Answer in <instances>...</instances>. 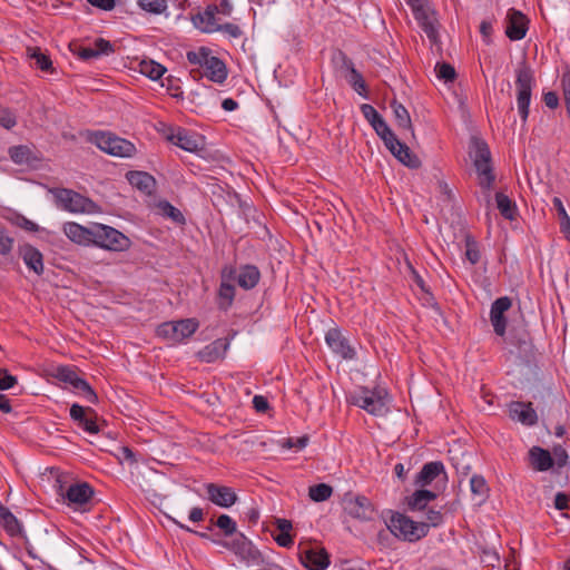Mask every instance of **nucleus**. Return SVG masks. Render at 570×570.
I'll return each mask as SVG.
<instances>
[{
  "label": "nucleus",
  "instance_id": "nucleus-48",
  "mask_svg": "<svg viewBox=\"0 0 570 570\" xmlns=\"http://www.w3.org/2000/svg\"><path fill=\"white\" fill-rule=\"evenodd\" d=\"M464 244H465V258L472 265H476L481 258L479 242L475 239V237L472 234L466 233L464 235Z\"/></svg>",
  "mask_w": 570,
  "mask_h": 570
},
{
  "label": "nucleus",
  "instance_id": "nucleus-41",
  "mask_svg": "<svg viewBox=\"0 0 570 570\" xmlns=\"http://www.w3.org/2000/svg\"><path fill=\"white\" fill-rule=\"evenodd\" d=\"M402 165L410 169H417L421 167V160L417 155L411 150V148L403 142L399 145L397 149L393 155Z\"/></svg>",
  "mask_w": 570,
  "mask_h": 570
},
{
  "label": "nucleus",
  "instance_id": "nucleus-43",
  "mask_svg": "<svg viewBox=\"0 0 570 570\" xmlns=\"http://www.w3.org/2000/svg\"><path fill=\"white\" fill-rule=\"evenodd\" d=\"M232 188L226 184V188L220 185H214L212 189V203L213 206L218 209V212L227 210L229 207H234V200H229L226 193Z\"/></svg>",
  "mask_w": 570,
  "mask_h": 570
},
{
  "label": "nucleus",
  "instance_id": "nucleus-56",
  "mask_svg": "<svg viewBox=\"0 0 570 570\" xmlns=\"http://www.w3.org/2000/svg\"><path fill=\"white\" fill-rule=\"evenodd\" d=\"M227 197H229V200H234V203L236 202L239 209L242 210L243 215L245 216L246 219H248V217L252 215V214H255L256 213V208L250 205L249 203H247L246 200L242 199L240 195L235 191L233 188H229L226 193Z\"/></svg>",
  "mask_w": 570,
  "mask_h": 570
},
{
  "label": "nucleus",
  "instance_id": "nucleus-3",
  "mask_svg": "<svg viewBox=\"0 0 570 570\" xmlns=\"http://www.w3.org/2000/svg\"><path fill=\"white\" fill-rule=\"evenodd\" d=\"M386 513L390 514V518L385 519V524L390 532L400 540L416 542L425 538L430 531V524L414 521L404 513L393 510H387Z\"/></svg>",
  "mask_w": 570,
  "mask_h": 570
},
{
  "label": "nucleus",
  "instance_id": "nucleus-18",
  "mask_svg": "<svg viewBox=\"0 0 570 570\" xmlns=\"http://www.w3.org/2000/svg\"><path fill=\"white\" fill-rule=\"evenodd\" d=\"M0 527L8 535L23 540L24 549L30 558L39 559L37 553H32V544L29 542L22 522L7 507L0 510Z\"/></svg>",
  "mask_w": 570,
  "mask_h": 570
},
{
  "label": "nucleus",
  "instance_id": "nucleus-6",
  "mask_svg": "<svg viewBox=\"0 0 570 570\" xmlns=\"http://www.w3.org/2000/svg\"><path fill=\"white\" fill-rule=\"evenodd\" d=\"M387 392L384 389L361 387V393H354L347 396V402L352 405L365 410L374 416H383L389 413Z\"/></svg>",
  "mask_w": 570,
  "mask_h": 570
},
{
  "label": "nucleus",
  "instance_id": "nucleus-9",
  "mask_svg": "<svg viewBox=\"0 0 570 570\" xmlns=\"http://www.w3.org/2000/svg\"><path fill=\"white\" fill-rule=\"evenodd\" d=\"M166 139L175 146L189 151L199 153L204 150L205 137L183 127H175L161 122Z\"/></svg>",
  "mask_w": 570,
  "mask_h": 570
},
{
  "label": "nucleus",
  "instance_id": "nucleus-60",
  "mask_svg": "<svg viewBox=\"0 0 570 570\" xmlns=\"http://www.w3.org/2000/svg\"><path fill=\"white\" fill-rule=\"evenodd\" d=\"M0 125L6 129L17 125L16 114L10 108L0 106Z\"/></svg>",
  "mask_w": 570,
  "mask_h": 570
},
{
  "label": "nucleus",
  "instance_id": "nucleus-1",
  "mask_svg": "<svg viewBox=\"0 0 570 570\" xmlns=\"http://www.w3.org/2000/svg\"><path fill=\"white\" fill-rule=\"evenodd\" d=\"M28 539L32 544V553L38 550L58 564L66 562L76 552V548L57 528L49 530L42 524L33 525L29 529Z\"/></svg>",
  "mask_w": 570,
  "mask_h": 570
},
{
  "label": "nucleus",
  "instance_id": "nucleus-29",
  "mask_svg": "<svg viewBox=\"0 0 570 570\" xmlns=\"http://www.w3.org/2000/svg\"><path fill=\"white\" fill-rule=\"evenodd\" d=\"M509 415L525 426H533L538 423V413L531 402L511 401L509 403Z\"/></svg>",
  "mask_w": 570,
  "mask_h": 570
},
{
  "label": "nucleus",
  "instance_id": "nucleus-40",
  "mask_svg": "<svg viewBox=\"0 0 570 570\" xmlns=\"http://www.w3.org/2000/svg\"><path fill=\"white\" fill-rule=\"evenodd\" d=\"M495 202L497 208L500 212V215L510 222L515 220L519 212L514 200H512L509 196L503 194L502 191L495 193Z\"/></svg>",
  "mask_w": 570,
  "mask_h": 570
},
{
  "label": "nucleus",
  "instance_id": "nucleus-49",
  "mask_svg": "<svg viewBox=\"0 0 570 570\" xmlns=\"http://www.w3.org/2000/svg\"><path fill=\"white\" fill-rule=\"evenodd\" d=\"M333 494V488L327 483H317L308 488V497L314 502H324Z\"/></svg>",
  "mask_w": 570,
  "mask_h": 570
},
{
  "label": "nucleus",
  "instance_id": "nucleus-5",
  "mask_svg": "<svg viewBox=\"0 0 570 570\" xmlns=\"http://www.w3.org/2000/svg\"><path fill=\"white\" fill-rule=\"evenodd\" d=\"M501 338L515 348L517 357L522 364L530 365L534 362L535 353L532 336L523 318L521 323L512 324L509 330H507L505 336Z\"/></svg>",
  "mask_w": 570,
  "mask_h": 570
},
{
  "label": "nucleus",
  "instance_id": "nucleus-55",
  "mask_svg": "<svg viewBox=\"0 0 570 570\" xmlns=\"http://www.w3.org/2000/svg\"><path fill=\"white\" fill-rule=\"evenodd\" d=\"M218 13V7L217 4H208L205 8V11L203 14L205 16L206 23L204 24V28L202 29L203 33H213L215 32V27L218 26L216 21V14Z\"/></svg>",
  "mask_w": 570,
  "mask_h": 570
},
{
  "label": "nucleus",
  "instance_id": "nucleus-30",
  "mask_svg": "<svg viewBox=\"0 0 570 570\" xmlns=\"http://www.w3.org/2000/svg\"><path fill=\"white\" fill-rule=\"evenodd\" d=\"M530 466L537 472H547L554 466L552 453L544 448L533 445L528 452Z\"/></svg>",
  "mask_w": 570,
  "mask_h": 570
},
{
  "label": "nucleus",
  "instance_id": "nucleus-8",
  "mask_svg": "<svg viewBox=\"0 0 570 570\" xmlns=\"http://www.w3.org/2000/svg\"><path fill=\"white\" fill-rule=\"evenodd\" d=\"M131 246V240L120 230L95 223V247L109 252H125Z\"/></svg>",
  "mask_w": 570,
  "mask_h": 570
},
{
  "label": "nucleus",
  "instance_id": "nucleus-63",
  "mask_svg": "<svg viewBox=\"0 0 570 570\" xmlns=\"http://www.w3.org/2000/svg\"><path fill=\"white\" fill-rule=\"evenodd\" d=\"M552 456L554 458V464H557L558 468H563L569 463L568 452L561 444H556L552 448Z\"/></svg>",
  "mask_w": 570,
  "mask_h": 570
},
{
  "label": "nucleus",
  "instance_id": "nucleus-24",
  "mask_svg": "<svg viewBox=\"0 0 570 570\" xmlns=\"http://www.w3.org/2000/svg\"><path fill=\"white\" fill-rule=\"evenodd\" d=\"M325 342L332 352L343 360H353L356 357L355 348L351 346L348 340L338 327H332L326 332Z\"/></svg>",
  "mask_w": 570,
  "mask_h": 570
},
{
  "label": "nucleus",
  "instance_id": "nucleus-61",
  "mask_svg": "<svg viewBox=\"0 0 570 570\" xmlns=\"http://www.w3.org/2000/svg\"><path fill=\"white\" fill-rule=\"evenodd\" d=\"M17 384V376L12 375L6 367H0V390L8 391Z\"/></svg>",
  "mask_w": 570,
  "mask_h": 570
},
{
  "label": "nucleus",
  "instance_id": "nucleus-32",
  "mask_svg": "<svg viewBox=\"0 0 570 570\" xmlns=\"http://www.w3.org/2000/svg\"><path fill=\"white\" fill-rule=\"evenodd\" d=\"M126 178L132 187L148 196L155 191L156 179L147 171L129 170Z\"/></svg>",
  "mask_w": 570,
  "mask_h": 570
},
{
  "label": "nucleus",
  "instance_id": "nucleus-4",
  "mask_svg": "<svg viewBox=\"0 0 570 570\" xmlns=\"http://www.w3.org/2000/svg\"><path fill=\"white\" fill-rule=\"evenodd\" d=\"M534 85V71L528 63L527 59L523 58L515 69L517 105L523 124H525L529 118L532 89Z\"/></svg>",
  "mask_w": 570,
  "mask_h": 570
},
{
  "label": "nucleus",
  "instance_id": "nucleus-21",
  "mask_svg": "<svg viewBox=\"0 0 570 570\" xmlns=\"http://www.w3.org/2000/svg\"><path fill=\"white\" fill-rule=\"evenodd\" d=\"M340 61L341 69H345V79L347 80L348 85L363 98L368 99L370 92L367 85L364 80L363 75L355 68L354 62L351 58L347 57V55L338 50L337 57L334 58Z\"/></svg>",
  "mask_w": 570,
  "mask_h": 570
},
{
  "label": "nucleus",
  "instance_id": "nucleus-52",
  "mask_svg": "<svg viewBox=\"0 0 570 570\" xmlns=\"http://www.w3.org/2000/svg\"><path fill=\"white\" fill-rule=\"evenodd\" d=\"M434 70L436 77L445 83L453 82L458 78L455 68L446 61L436 62Z\"/></svg>",
  "mask_w": 570,
  "mask_h": 570
},
{
  "label": "nucleus",
  "instance_id": "nucleus-64",
  "mask_svg": "<svg viewBox=\"0 0 570 570\" xmlns=\"http://www.w3.org/2000/svg\"><path fill=\"white\" fill-rule=\"evenodd\" d=\"M14 239L7 235V230L0 225V254L8 255L13 247Z\"/></svg>",
  "mask_w": 570,
  "mask_h": 570
},
{
  "label": "nucleus",
  "instance_id": "nucleus-42",
  "mask_svg": "<svg viewBox=\"0 0 570 570\" xmlns=\"http://www.w3.org/2000/svg\"><path fill=\"white\" fill-rule=\"evenodd\" d=\"M393 109L395 122L400 129L411 130L412 136L414 137V129L412 126L411 116L407 109L399 102L396 99H393L390 104Z\"/></svg>",
  "mask_w": 570,
  "mask_h": 570
},
{
  "label": "nucleus",
  "instance_id": "nucleus-14",
  "mask_svg": "<svg viewBox=\"0 0 570 570\" xmlns=\"http://www.w3.org/2000/svg\"><path fill=\"white\" fill-rule=\"evenodd\" d=\"M70 419L83 431L90 434H97L101 431L102 426L108 423L105 419L100 417L96 410L90 406H83L73 403L69 409Z\"/></svg>",
  "mask_w": 570,
  "mask_h": 570
},
{
  "label": "nucleus",
  "instance_id": "nucleus-10",
  "mask_svg": "<svg viewBox=\"0 0 570 570\" xmlns=\"http://www.w3.org/2000/svg\"><path fill=\"white\" fill-rule=\"evenodd\" d=\"M199 327L196 318H184L179 321L164 322L156 328L158 337L173 343H180L190 337Z\"/></svg>",
  "mask_w": 570,
  "mask_h": 570
},
{
  "label": "nucleus",
  "instance_id": "nucleus-51",
  "mask_svg": "<svg viewBox=\"0 0 570 570\" xmlns=\"http://www.w3.org/2000/svg\"><path fill=\"white\" fill-rule=\"evenodd\" d=\"M470 489L472 494L481 498V502L485 501L489 497V487L485 479L480 474H474L470 479Z\"/></svg>",
  "mask_w": 570,
  "mask_h": 570
},
{
  "label": "nucleus",
  "instance_id": "nucleus-44",
  "mask_svg": "<svg viewBox=\"0 0 570 570\" xmlns=\"http://www.w3.org/2000/svg\"><path fill=\"white\" fill-rule=\"evenodd\" d=\"M139 72L151 80H159L167 71L166 67L153 59H142L139 65Z\"/></svg>",
  "mask_w": 570,
  "mask_h": 570
},
{
  "label": "nucleus",
  "instance_id": "nucleus-38",
  "mask_svg": "<svg viewBox=\"0 0 570 570\" xmlns=\"http://www.w3.org/2000/svg\"><path fill=\"white\" fill-rule=\"evenodd\" d=\"M361 112L380 137L384 131L389 130L390 126L382 117V115L370 104H362Z\"/></svg>",
  "mask_w": 570,
  "mask_h": 570
},
{
  "label": "nucleus",
  "instance_id": "nucleus-58",
  "mask_svg": "<svg viewBox=\"0 0 570 570\" xmlns=\"http://www.w3.org/2000/svg\"><path fill=\"white\" fill-rule=\"evenodd\" d=\"M380 138L383 140L384 142V146L386 147V149L392 154L394 155L395 153V149H397L399 145H402L403 141H401L396 135L393 132V130L391 128H389V130L384 131Z\"/></svg>",
  "mask_w": 570,
  "mask_h": 570
},
{
  "label": "nucleus",
  "instance_id": "nucleus-26",
  "mask_svg": "<svg viewBox=\"0 0 570 570\" xmlns=\"http://www.w3.org/2000/svg\"><path fill=\"white\" fill-rule=\"evenodd\" d=\"M205 489L207 499L219 508L228 509L238 500L235 490L230 487L210 482L205 484Z\"/></svg>",
  "mask_w": 570,
  "mask_h": 570
},
{
  "label": "nucleus",
  "instance_id": "nucleus-33",
  "mask_svg": "<svg viewBox=\"0 0 570 570\" xmlns=\"http://www.w3.org/2000/svg\"><path fill=\"white\" fill-rule=\"evenodd\" d=\"M440 474H444L446 478L444 464L441 461L428 462L416 474L414 483L421 488H424L430 485Z\"/></svg>",
  "mask_w": 570,
  "mask_h": 570
},
{
  "label": "nucleus",
  "instance_id": "nucleus-13",
  "mask_svg": "<svg viewBox=\"0 0 570 570\" xmlns=\"http://www.w3.org/2000/svg\"><path fill=\"white\" fill-rule=\"evenodd\" d=\"M344 512L361 521L374 520L377 511L372 501L365 495L346 492L342 499Z\"/></svg>",
  "mask_w": 570,
  "mask_h": 570
},
{
  "label": "nucleus",
  "instance_id": "nucleus-35",
  "mask_svg": "<svg viewBox=\"0 0 570 570\" xmlns=\"http://www.w3.org/2000/svg\"><path fill=\"white\" fill-rule=\"evenodd\" d=\"M26 56L29 60L32 61L31 66L33 68L48 73L56 72L50 56L46 51H42L40 47H27Z\"/></svg>",
  "mask_w": 570,
  "mask_h": 570
},
{
  "label": "nucleus",
  "instance_id": "nucleus-62",
  "mask_svg": "<svg viewBox=\"0 0 570 570\" xmlns=\"http://www.w3.org/2000/svg\"><path fill=\"white\" fill-rule=\"evenodd\" d=\"M561 87L563 92L567 116L570 118V70L563 72L561 77Z\"/></svg>",
  "mask_w": 570,
  "mask_h": 570
},
{
  "label": "nucleus",
  "instance_id": "nucleus-25",
  "mask_svg": "<svg viewBox=\"0 0 570 570\" xmlns=\"http://www.w3.org/2000/svg\"><path fill=\"white\" fill-rule=\"evenodd\" d=\"M94 494L95 490L88 482L72 483L61 493L67 504L75 508H82L89 503Z\"/></svg>",
  "mask_w": 570,
  "mask_h": 570
},
{
  "label": "nucleus",
  "instance_id": "nucleus-45",
  "mask_svg": "<svg viewBox=\"0 0 570 570\" xmlns=\"http://www.w3.org/2000/svg\"><path fill=\"white\" fill-rule=\"evenodd\" d=\"M409 268L411 271L412 281L425 295L426 304L429 306H431L432 308H434L435 311H440V305L436 302L431 288L425 284L423 277L419 274V272L411 264H409Z\"/></svg>",
  "mask_w": 570,
  "mask_h": 570
},
{
  "label": "nucleus",
  "instance_id": "nucleus-19",
  "mask_svg": "<svg viewBox=\"0 0 570 570\" xmlns=\"http://www.w3.org/2000/svg\"><path fill=\"white\" fill-rule=\"evenodd\" d=\"M10 159L19 166L38 169L43 161V154L35 145H16L8 149Z\"/></svg>",
  "mask_w": 570,
  "mask_h": 570
},
{
  "label": "nucleus",
  "instance_id": "nucleus-31",
  "mask_svg": "<svg viewBox=\"0 0 570 570\" xmlns=\"http://www.w3.org/2000/svg\"><path fill=\"white\" fill-rule=\"evenodd\" d=\"M230 344V337H219L204 348H202L197 356L200 361L206 363H213L220 357H224Z\"/></svg>",
  "mask_w": 570,
  "mask_h": 570
},
{
  "label": "nucleus",
  "instance_id": "nucleus-37",
  "mask_svg": "<svg viewBox=\"0 0 570 570\" xmlns=\"http://www.w3.org/2000/svg\"><path fill=\"white\" fill-rule=\"evenodd\" d=\"M203 68L205 69V77L213 82L223 83L227 79V66L219 57L209 58V61Z\"/></svg>",
  "mask_w": 570,
  "mask_h": 570
},
{
  "label": "nucleus",
  "instance_id": "nucleus-28",
  "mask_svg": "<svg viewBox=\"0 0 570 570\" xmlns=\"http://www.w3.org/2000/svg\"><path fill=\"white\" fill-rule=\"evenodd\" d=\"M18 255L22 258L29 272L41 276L45 272L43 254L30 243L18 245Z\"/></svg>",
  "mask_w": 570,
  "mask_h": 570
},
{
  "label": "nucleus",
  "instance_id": "nucleus-7",
  "mask_svg": "<svg viewBox=\"0 0 570 570\" xmlns=\"http://www.w3.org/2000/svg\"><path fill=\"white\" fill-rule=\"evenodd\" d=\"M213 542L232 551L240 561L247 564H269L262 551L244 533L237 534L232 540H213Z\"/></svg>",
  "mask_w": 570,
  "mask_h": 570
},
{
  "label": "nucleus",
  "instance_id": "nucleus-47",
  "mask_svg": "<svg viewBox=\"0 0 570 570\" xmlns=\"http://www.w3.org/2000/svg\"><path fill=\"white\" fill-rule=\"evenodd\" d=\"M75 392H78L83 396V399L90 404H97L99 402V397L92 386L82 377H78L72 385Z\"/></svg>",
  "mask_w": 570,
  "mask_h": 570
},
{
  "label": "nucleus",
  "instance_id": "nucleus-20",
  "mask_svg": "<svg viewBox=\"0 0 570 570\" xmlns=\"http://www.w3.org/2000/svg\"><path fill=\"white\" fill-rule=\"evenodd\" d=\"M69 48L73 55H76L82 61H89L91 59H98L102 56H109L115 53L116 48L112 42L105 38H97L94 41V48L71 42Z\"/></svg>",
  "mask_w": 570,
  "mask_h": 570
},
{
  "label": "nucleus",
  "instance_id": "nucleus-16",
  "mask_svg": "<svg viewBox=\"0 0 570 570\" xmlns=\"http://www.w3.org/2000/svg\"><path fill=\"white\" fill-rule=\"evenodd\" d=\"M297 549L298 560L307 570H325L331 564V556L323 547L301 542Z\"/></svg>",
  "mask_w": 570,
  "mask_h": 570
},
{
  "label": "nucleus",
  "instance_id": "nucleus-36",
  "mask_svg": "<svg viewBox=\"0 0 570 570\" xmlns=\"http://www.w3.org/2000/svg\"><path fill=\"white\" fill-rule=\"evenodd\" d=\"M438 494L428 489H417L405 498L410 511H424L428 504L434 501Z\"/></svg>",
  "mask_w": 570,
  "mask_h": 570
},
{
  "label": "nucleus",
  "instance_id": "nucleus-57",
  "mask_svg": "<svg viewBox=\"0 0 570 570\" xmlns=\"http://www.w3.org/2000/svg\"><path fill=\"white\" fill-rule=\"evenodd\" d=\"M10 222L13 225H16L27 232L37 233L40 229L39 226L35 222L28 219L26 216H23L20 213H17V212H13L12 217L10 218Z\"/></svg>",
  "mask_w": 570,
  "mask_h": 570
},
{
  "label": "nucleus",
  "instance_id": "nucleus-17",
  "mask_svg": "<svg viewBox=\"0 0 570 570\" xmlns=\"http://www.w3.org/2000/svg\"><path fill=\"white\" fill-rule=\"evenodd\" d=\"M412 13L414 19L416 20L419 27L426 35L429 40L433 45H438L440 41V35L436 27L438 19L435 18L436 11L431 7V3H424L422 6H416L412 8Z\"/></svg>",
  "mask_w": 570,
  "mask_h": 570
},
{
  "label": "nucleus",
  "instance_id": "nucleus-12",
  "mask_svg": "<svg viewBox=\"0 0 570 570\" xmlns=\"http://www.w3.org/2000/svg\"><path fill=\"white\" fill-rule=\"evenodd\" d=\"M58 203L70 213H101V207L89 197L72 189L61 188L56 194Z\"/></svg>",
  "mask_w": 570,
  "mask_h": 570
},
{
  "label": "nucleus",
  "instance_id": "nucleus-11",
  "mask_svg": "<svg viewBox=\"0 0 570 570\" xmlns=\"http://www.w3.org/2000/svg\"><path fill=\"white\" fill-rule=\"evenodd\" d=\"M92 141L100 150L111 156L131 157L136 151L131 141L111 132L97 131L94 134Z\"/></svg>",
  "mask_w": 570,
  "mask_h": 570
},
{
  "label": "nucleus",
  "instance_id": "nucleus-50",
  "mask_svg": "<svg viewBox=\"0 0 570 570\" xmlns=\"http://www.w3.org/2000/svg\"><path fill=\"white\" fill-rule=\"evenodd\" d=\"M158 207L161 209L163 215L169 219H171L174 223L184 225L186 223L185 216L183 213L175 207L171 203L164 199L158 203Z\"/></svg>",
  "mask_w": 570,
  "mask_h": 570
},
{
  "label": "nucleus",
  "instance_id": "nucleus-2",
  "mask_svg": "<svg viewBox=\"0 0 570 570\" xmlns=\"http://www.w3.org/2000/svg\"><path fill=\"white\" fill-rule=\"evenodd\" d=\"M469 155L473 160V166L479 177V186L483 191H490L495 181V174L488 142L479 136H471Z\"/></svg>",
  "mask_w": 570,
  "mask_h": 570
},
{
  "label": "nucleus",
  "instance_id": "nucleus-54",
  "mask_svg": "<svg viewBox=\"0 0 570 570\" xmlns=\"http://www.w3.org/2000/svg\"><path fill=\"white\" fill-rule=\"evenodd\" d=\"M52 376L57 379L58 381L73 385L75 381L79 377L76 370L68 365H59L52 373Z\"/></svg>",
  "mask_w": 570,
  "mask_h": 570
},
{
  "label": "nucleus",
  "instance_id": "nucleus-34",
  "mask_svg": "<svg viewBox=\"0 0 570 570\" xmlns=\"http://www.w3.org/2000/svg\"><path fill=\"white\" fill-rule=\"evenodd\" d=\"M220 284L217 291L216 304L217 308L222 312H227L235 299L236 288L232 279L225 278L220 274Z\"/></svg>",
  "mask_w": 570,
  "mask_h": 570
},
{
  "label": "nucleus",
  "instance_id": "nucleus-27",
  "mask_svg": "<svg viewBox=\"0 0 570 570\" xmlns=\"http://www.w3.org/2000/svg\"><path fill=\"white\" fill-rule=\"evenodd\" d=\"M62 230L77 245L95 246V223L90 227H86L75 222H67L63 224Z\"/></svg>",
  "mask_w": 570,
  "mask_h": 570
},
{
  "label": "nucleus",
  "instance_id": "nucleus-23",
  "mask_svg": "<svg viewBox=\"0 0 570 570\" xmlns=\"http://www.w3.org/2000/svg\"><path fill=\"white\" fill-rule=\"evenodd\" d=\"M530 20L520 10L510 8L505 16V36L511 41L522 40L529 30Z\"/></svg>",
  "mask_w": 570,
  "mask_h": 570
},
{
  "label": "nucleus",
  "instance_id": "nucleus-46",
  "mask_svg": "<svg viewBox=\"0 0 570 570\" xmlns=\"http://www.w3.org/2000/svg\"><path fill=\"white\" fill-rule=\"evenodd\" d=\"M212 523H214L219 529V532L225 538H235L240 533L237 530L236 521L228 514H219L216 520L212 518Z\"/></svg>",
  "mask_w": 570,
  "mask_h": 570
},
{
  "label": "nucleus",
  "instance_id": "nucleus-22",
  "mask_svg": "<svg viewBox=\"0 0 570 570\" xmlns=\"http://www.w3.org/2000/svg\"><path fill=\"white\" fill-rule=\"evenodd\" d=\"M512 298L509 296H501L494 299L490 308V322L493 332L499 337H504L508 330V317L505 313L512 307Z\"/></svg>",
  "mask_w": 570,
  "mask_h": 570
},
{
  "label": "nucleus",
  "instance_id": "nucleus-53",
  "mask_svg": "<svg viewBox=\"0 0 570 570\" xmlns=\"http://www.w3.org/2000/svg\"><path fill=\"white\" fill-rule=\"evenodd\" d=\"M137 4L141 10L150 14H161L168 7L167 0H137Z\"/></svg>",
  "mask_w": 570,
  "mask_h": 570
},
{
  "label": "nucleus",
  "instance_id": "nucleus-59",
  "mask_svg": "<svg viewBox=\"0 0 570 570\" xmlns=\"http://www.w3.org/2000/svg\"><path fill=\"white\" fill-rule=\"evenodd\" d=\"M161 85L164 87H166V90L173 98H176V99L184 98V92L181 90V87L178 85L177 78H175L173 76H168L165 78V82H163Z\"/></svg>",
  "mask_w": 570,
  "mask_h": 570
},
{
  "label": "nucleus",
  "instance_id": "nucleus-39",
  "mask_svg": "<svg viewBox=\"0 0 570 570\" xmlns=\"http://www.w3.org/2000/svg\"><path fill=\"white\" fill-rule=\"evenodd\" d=\"M275 528L278 531L276 535H273L275 542L282 548H291L294 544V535L291 533L293 530V523L287 519H275Z\"/></svg>",
  "mask_w": 570,
  "mask_h": 570
},
{
  "label": "nucleus",
  "instance_id": "nucleus-15",
  "mask_svg": "<svg viewBox=\"0 0 570 570\" xmlns=\"http://www.w3.org/2000/svg\"><path fill=\"white\" fill-rule=\"evenodd\" d=\"M222 275L236 282L239 287L250 291L259 283L261 271L256 265L245 264L236 267L235 265H225L222 268Z\"/></svg>",
  "mask_w": 570,
  "mask_h": 570
}]
</instances>
